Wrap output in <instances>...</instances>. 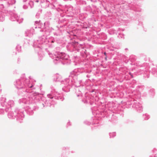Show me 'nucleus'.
I'll use <instances>...</instances> for the list:
<instances>
[{
    "label": "nucleus",
    "instance_id": "f257e3e1",
    "mask_svg": "<svg viewBox=\"0 0 157 157\" xmlns=\"http://www.w3.org/2000/svg\"><path fill=\"white\" fill-rule=\"evenodd\" d=\"M75 44H78V42H75Z\"/></svg>",
    "mask_w": 157,
    "mask_h": 157
},
{
    "label": "nucleus",
    "instance_id": "f03ea898",
    "mask_svg": "<svg viewBox=\"0 0 157 157\" xmlns=\"http://www.w3.org/2000/svg\"><path fill=\"white\" fill-rule=\"evenodd\" d=\"M104 54H105V55H106V53H105H105H104Z\"/></svg>",
    "mask_w": 157,
    "mask_h": 157
},
{
    "label": "nucleus",
    "instance_id": "7ed1b4c3",
    "mask_svg": "<svg viewBox=\"0 0 157 157\" xmlns=\"http://www.w3.org/2000/svg\"><path fill=\"white\" fill-rule=\"evenodd\" d=\"M105 59L106 60V59H107V58H106V57L105 58Z\"/></svg>",
    "mask_w": 157,
    "mask_h": 157
},
{
    "label": "nucleus",
    "instance_id": "20e7f679",
    "mask_svg": "<svg viewBox=\"0 0 157 157\" xmlns=\"http://www.w3.org/2000/svg\"><path fill=\"white\" fill-rule=\"evenodd\" d=\"M33 86H31V87H30V88H32V87H33Z\"/></svg>",
    "mask_w": 157,
    "mask_h": 157
}]
</instances>
